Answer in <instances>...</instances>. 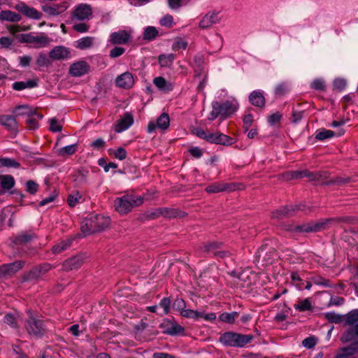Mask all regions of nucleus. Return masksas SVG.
<instances>
[{"label":"nucleus","mask_w":358,"mask_h":358,"mask_svg":"<svg viewBox=\"0 0 358 358\" xmlns=\"http://www.w3.org/2000/svg\"><path fill=\"white\" fill-rule=\"evenodd\" d=\"M108 226V225H81V234H78L76 236H70L66 239L60 240L52 247L51 252L53 255L60 254L69 248L77 237H85L94 233L100 232L105 230Z\"/></svg>","instance_id":"1"},{"label":"nucleus","mask_w":358,"mask_h":358,"mask_svg":"<svg viewBox=\"0 0 358 358\" xmlns=\"http://www.w3.org/2000/svg\"><path fill=\"white\" fill-rule=\"evenodd\" d=\"M192 132L199 138H202L210 143L216 145L230 146L237 141L236 138L221 133L220 131L210 132L208 130L204 131L201 127L194 128Z\"/></svg>","instance_id":"2"},{"label":"nucleus","mask_w":358,"mask_h":358,"mask_svg":"<svg viewBox=\"0 0 358 358\" xmlns=\"http://www.w3.org/2000/svg\"><path fill=\"white\" fill-rule=\"evenodd\" d=\"M144 198L141 196L127 194L122 197L115 200V208L120 214H127L133 208L141 206L143 203Z\"/></svg>","instance_id":"3"},{"label":"nucleus","mask_w":358,"mask_h":358,"mask_svg":"<svg viewBox=\"0 0 358 358\" xmlns=\"http://www.w3.org/2000/svg\"><path fill=\"white\" fill-rule=\"evenodd\" d=\"M253 339L252 335H244L234 331H227L221 334L219 342L225 346L243 348Z\"/></svg>","instance_id":"4"},{"label":"nucleus","mask_w":358,"mask_h":358,"mask_svg":"<svg viewBox=\"0 0 358 358\" xmlns=\"http://www.w3.org/2000/svg\"><path fill=\"white\" fill-rule=\"evenodd\" d=\"M27 313L28 317L24 324L27 332L34 338H42L47 332L44 321L35 317L31 310H28Z\"/></svg>","instance_id":"5"},{"label":"nucleus","mask_w":358,"mask_h":358,"mask_svg":"<svg viewBox=\"0 0 358 358\" xmlns=\"http://www.w3.org/2000/svg\"><path fill=\"white\" fill-rule=\"evenodd\" d=\"M54 266L50 263H43L34 266L31 269L22 273L21 280L22 282L38 281L41 276L45 275Z\"/></svg>","instance_id":"6"},{"label":"nucleus","mask_w":358,"mask_h":358,"mask_svg":"<svg viewBox=\"0 0 358 358\" xmlns=\"http://www.w3.org/2000/svg\"><path fill=\"white\" fill-rule=\"evenodd\" d=\"M306 208L304 203L282 206L271 213V217L279 220L292 217L298 215L301 211H305Z\"/></svg>","instance_id":"7"},{"label":"nucleus","mask_w":358,"mask_h":358,"mask_svg":"<svg viewBox=\"0 0 358 358\" xmlns=\"http://www.w3.org/2000/svg\"><path fill=\"white\" fill-rule=\"evenodd\" d=\"M17 41L22 43H34V48H41L48 45L50 38L45 33H41L38 36H33L31 34H21L16 36Z\"/></svg>","instance_id":"8"},{"label":"nucleus","mask_w":358,"mask_h":358,"mask_svg":"<svg viewBox=\"0 0 358 358\" xmlns=\"http://www.w3.org/2000/svg\"><path fill=\"white\" fill-rule=\"evenodd\" d=\"M243 183L216 182L208 185L206 192L209 194L218 193L222 192H233L244 189Z\"/></svg>","instance_id":"9"},{"label":"nucleus","mask_w":358,"mask_h":358,"mask_svg":"<svg viewBox=\"0 0 358 358\" xmlns=\"http://www.w3.org/2000/svg\"><path fill=\"white\" fill-rule=\"evenodd\" d=\"M280 229L295 235L299 233L317 232L325 229V225H279Z\"/></svg>","instance_id":"10"},{"label":"nucleus","mask_w":358,"mask_h":358,"mask_svg":"<svg viewBox=\"0 0 358 358\" xmlns=\"http://www.w3.org/2000/svg\"><path fill=\"white\" fill-rule=\"evenodd\" d=\"M0 125L10 134V138H15L19 133V124L13 115H0Z\"/></svg>","instance_id":"11"},{"label":"nucleus","mask_w":358,"mask_h":358,"mask_svg":"<svg viewBox=\"0 0 358 358\" xmlns=\"http://www.w3.org/2000/svg\"><path fill=\"white\" fill-rule=\"evenodd\" d=\"M25 261L17 260L12 263L4 264L0 266V279L12 277L17 271L24 268Z\"/></svg>","instance_id":"12"},{"label":"nucleus","mask_w":358,"mask_h":358,"mask_svg":"<svg viewBox=\"0 0 358 358\" xmlns=\"http://www.w3.org/2000/svg\"><path fill=\"white\" fill-rule=\"evenodd\" d=\"M85 259L86 255L83 253L71 257L62 263V270L65 272L77 270L83 264Z\"/></svg>","instance_id":"13"},{"label":"nucleus","mask_w":358,"mask_h":358,"mask_svg":"<svg viewBox=\"0 0 358 358\" xmlns=\"http://www.w3.org/2000/svg\"><path fill=\"white\" fill-rule=\"evenodd\" d=\"M159 328L162 329V333L171 336L183 334L185 331L183 327L178 324L176 322L169 319L164 320L159 324Z\"/></svg>","instance_id":"14"},{"label":"nucleus","mask_w":358,"mask_h":358,"mask_svg":"<svg viewBox=\"0 0 358 358\" xmlns=\"http://www.w3.org/2000/svg\"><path fill=\"white\" fill-rule=\"evenodd\" d=\"M12 115L15 116V119L20 116H31L32 115H36L37 118L43 119V115L41 113L38 112V108H34L28 104L18 105L15 106L13 111Z\"/></svg>","instance_id":"15"},{"label":"nucleus","mask_w":358,"mask_h":358,"mask_svg":"<svg viewBox=\"0 0 358 358\" xmlns=\"http://www.w3.org/2000/svg\"><path fill=\"white\" fill-rule=\"evenodd\" d=\"M222 246V243L219 241H207L203 243L202 245L199 246L196 252L198 256L206 257L209 254H215L217 250L220 249Z\"/></svg>","instance_id":"16"},{"label":"nucleus","mask_w":358,"mask_h":358,"mask_svg":"<svg viewBox=\"0 0 358 358\" xmlns=\"http://www.w3.org/2000/svg\"><path fill=\"white\" fill-rule=\"evenodd\" d=\"M213 103L216 107L217 111L220 112L219 114L222 119H226L230 117L237 110L236 106L230 101H226L223 103H220L216 101Z\"/></svg>","instance_id":"17"},{"label":"nucleus","mask_w":358,"mask_h":358,"mask_svg":"<svg viewBox=\"0 0 358 358\" xmlns=\"http://www.w3.org/2000/svg\"><path fill=\"white\" fill-rule=\"evenodd\" d=\"M90 71V66L86 61H78L69 68V74L73 77H81Z\"/></svg>","instance_id":"18"},{"label":"nucleus","mask_w":358,"mask_h":358,"mask_svg":"<svg viewBox=\"0 0 358 358\" xmlns=\"http://www.w3.org/2000/svg\"><path fill=\"white\" fill-rule=\"evenodd\" d=\"M257 255L259 259H262V262H264V264L267 265L272 264L273 260L277 257V253L274 248L264 245L258 249Z\"/></svg>","instance_id":"19"},{"label":"nucleus","mask_w":358,"mask_h":358,"mask_svg":"<svg viewBox=\"0 0 358 358\" xmlns=\"http://www.w3.org/2000/svg\"><path fill=\"white\" fill-rule=\"evenodd\" d=\"M69 3L64 1L61 3H53L52 6L45 4L41 6L42 10L49 16H57L67 10Z\"/></svg>","instance_id":"20"},{"label":"nucleus","mask_w":358,"mask_h":358,"mask_svg":"<svg viewBox=\"0 0 358 358\" xmlns=\"http://www.w3.org/2000/svg\"><path fill=\"white\" fill-rule=\"evenodd\" d=\"M340 341L343 343H357L356 347L358 348V322L344 331L341 336Z\"/></svg>","instance_id":"21"},{"label":"nucleus","mask_w":358,"mask_h":358,"mask_svg":"<svg viewBox=\"0 0 358 358\" xmlns=\"http://www.w3.org/2000/svg\"><path fill=\"white\" fill-rule=\"evenodd\" d=\"M14 8L19 13L23 14L29 18L39 20L42 17V13L33 7H29L24 2H20L14 6Z\"/></svg>","instance_id":"22"},{"label":"nucleus","mask_w":358,"mask_h":358,"mask_svg":"<svg viewBox=\"0 0 358 358\" xmlns=\"http://www.w3.org/2000/svg\"><path fill=\"white\" fill-rule=\"evenodd\" d=\"M115 83L117 87L129 90L134 86V78L131 73L127 71L118 76Z\"/></svg>","instance_id":"23"},{"label":"nucleus","mask_w":358,"mask_h":358,"mask_svg":"<svg viewBox=\"0 0 358 358\" xmlns=\"http://www.w3.org/2000/svg\"><path fill=\"white\" fill-rule=\"evenodd\" d=\"M73 15L79 20L88 19L92 15V6L87 3H80L75 7Z\"/></svg>","instance_id":"24"},{"label":"nucleus","mask_w":358,"mask_h":358,"mask_svg":"<svg viewBox=\"0 0 358 358\" xmlns=\"http://www.w3.org/2000/svg\"><path fill=\"white\" fill-rule=\"evenodd\" d=\"M71 52L68 48L58 45L49 52V57L53 60H63L69 58Z\"/></svg>","instance_id":"25"},{"label":"nucleus","mask_w":358,"mask_h":358,"mask_svg":"<svg viewBox=\"0 0 358 358\" xmlns=\"http://www.w3.org/2000/svg\"><path fill=\"white\" fill-rule=\"evenodd\" d=\"M134 123V117L131 113H125L115 126V131L117 133L122 132L130 127Z\"/></svg>","instance_id":"26"},{"label":"nucleus","mask_w":358,"mask_h":358,"mask_svg":"<svg viewBox=\"0 0 358 358\" xmlns=\"http://www.w3.org/2000/svg\"><path fill=\"white\" fill-rule=\"evenodd\" d=\"M343 222L345 224H355L358 222V216H343V217H329L327 219H321L318 222L315 224H331Z\"/></svg>","instance_id":"27"},{"label":"nucleus","mask_w":358,"mask_h":358,"mask_svg":"<svg viewBox=\"0 0 358 358\" xmlns=\"http://www.w3.org/2000/svg\"><path fill=\"white\" fill-rule=\"evenodd\" d=\"M131 38V35L126 30L113 32L110 36V42L112 44H127Z\"/></svg>","instance_id":"28"},{"label":"nucleus","mask_w":358,"mask_h":358,"mask_svg":"<svg viewBox=\"0 0 358 358\" xmlns=\"http://www.w3.org/2000/svg\"><path fill=\"white\" fill-rule=\"evenodd\" d=\"M15 180L11 175H0V196L15 186Z\"/></svg>","instance_id":"29"},{"label":"nucleus","mask_w":358,"mask_h":358,"mask_svg":"<svg viewBox=\"0 0 358 358\" xmlns=\"http://www.w3.org/2000/svg\"><path fill=\"white\" fill-rule=\"evenodd\" d=\"M345 130L344 129H340L338 132H335L332 130H327L325 129H318L316 131L315 138L318 141H324L331 138L335 136H341L344 135Z\"/></svg>","instance_id":"30"},{"label":"nucleus","mask_w":358,"mask_h":358,"mask_svg":"<svg viewBox=\"0 0 358 358\" xmlns=\"http://www.w3.org/2000/svg\"><path fill=\"white\" fill-rule=\"evenodd\" d=\"M36 237V235L34 233L22 232L17 235L12 236L11 241L15 245H25Z\"/></svg>","instance_id":"31"},{"label":"nucleus","mask_w":358,"mask_h":358,"mask_svg":"<svg viewBox=\"0 0 358 358\" xmlns=\"http://www.w3.org/2000/svg\"><path fill=\"white\" fill-rule=\"evenodd\" d=\"M357 343H351L350 345L338 349L334 358H352V356L358 352Z\"/></svg>","instance_id":"32"},{"label":"nucleus","mask_w":358,"mask_h":358,"mask_svg":"<svg viewBox=\"0 0 358 358\" xmlns=\"http://www.w3.org/2000/svg\"><path fill=\"white\" fill-rule=\"evenodd\" d=\"M162 215L167 219L182 218L187 215L185 211L178 208L162 207Z\"/></svg>","instance_id":"33"},{"label":"nucleus","mask_w":358,"mask_h":358,"mask_svg":"<svg viewBox=\"0 0 358 358\" xmlns=\"http://www.w3.org/2000/svg\"><path fill=\"white\" fill-rule=\"evenodd\" d=\"M250 103L257 108H263L266 104V99L259 91H253L249 95Z\"/></svg>","instance_id":"34"},{"label":"nucleus","mask_w":358,"mask_h":358,"mask_svg":"<svg viewBox=\"0 0 358 358\" xmlns=\"http://www.w3.org/2000/svg\"><path fill=\"white\" fill-rule=\"evenodd\" d=\"M306 173L305 178H308L309 181H319L321 180H325L329 178L330 173L327 171H310L306 169Z\"/></svg>","instance_id":"35"},{"label":"nucleus","mask_w":358,"mask_h":358,"mask_svg":"<svg viewBox=\"0 0 358 358\" xmlns=\"http://www.w3.org/2000/svg\"><path fill=\"white\" fill-rule=\"evenodd\" d=\"M21 19L22 17L19 13L10 10H3L0 12V21L1 22H18Z\"/></svg>","instance_id":"36"},{"label":"nucleus","mask_w":358,"mask_h":358,"mask_svg":"<svg viewBox=\"0 0 358 358\" xmlns=\"http://www.w3.org/2000/svg\"><path fill=\"white\" fill-rule=\"evenodd\" d=\"M38 85V78L30 79L27 81L15 82L12 87L16 91H21L27 88H34Z\"/></svg>","instance_id":"37"},{"label":"nucleus","mask_w":358,"mask_h":358,"mask_svg":"<svg viewBox=\"0 0 358 358\" xmlns=\"http://www.w3.org/2000/svg\"><path fill=\"white\" fill-rule=\"evenodd\" d=\"M354 182V180L352 177L347 176H336L335 178L325 180L322 182V185L324 186H331V185H337V186H343L350 182Z\"/></svg>","instance_id":"38"},{"label":"nucleus","mask_w":358,"mask_h":358,"mask_svg":"<svg viewBox=\"0 0 358 358\" xmlns=\"http://www.w3.org/2000/svg\"><path fill=\"white\" fill-rule=\"evenodd\" d=\"M219 22L218 13H213V14H206L199 22V27L201 29H206Z\"/></svg>","instance_id":"39"},{"label":"nucleus","mask_w":358,"mask_h":358,"mask_svg":"<svg viewBox=\"0 0 358 358\" xmlns=\"http://www.w3.org/2000/svg\"><path fill=\"white\" fill-rule=\"evenodd\" d=\"M153 83L160 90L165 92H170L173 90L171 83H168L164 77L159 76L153 80Z\"/></svg>","instance_id":"40"},{"label":"nucleus","mask_w":358,"mask_h":358,"mask_svg":"<svg viewBox=\"0 0 358 358\" xmlns=\"http://www.w3.org/2000/svg\"><path fill=\"white\" fill-rule=\"evenodd\" d=\"M238 316L239 313L236 311L231 313L224 312L219 315L218 319L222 322L233 324Z\"/></svg>","instance_id":"41"},{"label":"nucleus","mask_w":358,"mask_h":358,"mask_svg":"<svg viewBox=\"0 0 358 358\" xmlns=\"http://www.w3.org/2000/svg\"><path fill=\"white\" fill-rule=\"evenodd\" d=\"M78 148V143L69 145L59 148L57 150V155L59 156L63 157L71 156L77 152Z\"/></svg>","instance_id":"42"},{"label":"nucleus","mask_w":358,"mask_h":358,"mask_svg":"<svg viewBox=\"0 0 358 358\" xmlns=\"http://www.w3.org/2000/svg\"><path fill=\"white\" fill-rule=\"evenodd\" d=\"M345 325L352 327L358 322V309H354L343 315Z\"/></svg>","instance_id":"43"},{"label":"nucleus","mask_w":358,"mask_h":358,"mask_svg":"<svg viewBox=\"0 0 358 358\" xmlns=\"http://www.w3.org/2000/svg\"><path fill=\"white\" fill-rule=\"evenodd\" d=\"M156 123L158 126V129H160L163 131L167 129L170 125V118L169 114L166 113H162L157 119Z\"/></svg>","instance_id":"44"},{"label":"nucleus","mask_w":358,"mask_h":358,"mask_svg":"<svg viewBox=\"0 0 358 358\" xmlns=\"http://www.w3.org/2000/svg\"><path fill=\"white\" fill-rule=\"evenodd\" d=\"M0 167L20 169L21 164L15 159L1 157L0 158Z\"/></svg>","instance_id":"45"},{"label":"nucleus","mask_w":358,"mask_h":358,"mask_svg":"<svg viewBox=\"0 0 358 358\" xmlns=\"http://www.w3.org/2000/svg\"><path fill=\"white\" fill-rule=\"evenodd\" d=\"M159 32L156 27L152 26L147 27L143 31V39L148 41L155 40L158 36Z\"/></svg>","instance_id":"46"},{"label":"nucleus","mask_w":358,"mask_h":358,"mask_svg":"<svg viewBox=\"0 0 358 358\" xmlns=\"http://www.w3.org/2000/svg\"><path fill=\"white\" fill-rule=\"evenodd\" d=\"M87 220L90 221V224H109L110 222V217H104L103 215L101 214H92L90 215V217H87Z\"/></svg>","instance_id":"47"},{"label":"nucleus","mask_w":358,"mask_h":358,"mask_svg":"<svg viewBox=\"0 0 358 358\" xmlns=\"http://www.w3.org/2000/svg\"><path fill=\"white\" fill-rule=\"evenodd\" d=\"M294 307L295 310L300 312H304L313 309L311 301L308 298L299 301L298 303L294 304Z\"/></svg>","instance_id":"48"},{"label":"nucleus","mask_w":358,"mask_h":358,"mask_svg":"<svg viewBox=\"0 0 358 358\" xmlns=\"http://www.w3.org/2000/svg\"><path fill=\"white\" fill-rule=\"evenodd\" d=\"M174 59L173 54L164 55L161 54L158 57L159 64L162 67H169L172 65Z\"/></svg>","instance_id":"49"},{"label":"nucleus","mask_w":358,"mask_h":358,"mask_svg":"<svg viewBox=\"0 0 358 358\" xmlns=\"http://www.w3.org/2000/svg\"><path fill=\"white\" fill-rule=\"evenodd\" d=\"M93 37L86 36L79 39L76 43V47L80 50H85L90 48L93 45Z\"/></svg>","instance_id":"50"},{"label":"nucleus","mask_w":358,"mask_h":358,"mask_svg":"<svg viewBox=\"0 0 358 358\" xmlns=\"http://www.w3.org/2000/svg\"><path fill=\"white\" fill-rule=\"evenodd\" d=\"M41 119L37 118L36 115L28 116L25 120L26 128L28 130H36L39 127L38 120Z\"/></svg>","instance_id":"51"},{"label":"nucleus","mask_w":358,"mask_h":358,"mask_svg":"<svg viewBox=\"0 0 358 358\" xmlns=\"http://www.w3.org/2000/svg\"><path fill=\"white\" fill-rule=\"evenodd\" d=\"M306 110H299L293 108L290 121L293 124L299 123L304 117Z\"/></svg>","instance_id":"52"},{"label":"nucleus","mask_w":358,"mask_h":358,"mask_svg":"<svg viewBox=\"0 0 358 358\" xmlns=\"http://www.w3.org/2000/svg\"><path fill=\"white\" fill-rule=\"evenodd\" d=\"M109 155H114V157L119 160H124L127 157V152L123 148H118L116 150L109 149L108 150Z\"/></svg>","instance_id":"53"},{"label":"nucleus","mask_w":358,"mask_h":358,"mask_svg":"<svg viewBox=\"0 0 358 358\" xmlns=\"http://www.w3.org/2000/svg\"><path fill=\"white\" fill-rule=\"evenodd\" d=\"M324 317L331 323L340 324L343 321V315L335 313L334 312H329L324 314Z\"/></svg>","instance_id":"54"},{"label":"nucleus","mask_w":358,"mask_h":358,"mask_svg":"<svg viewBox=\"0 0 358 358\" xmlns=\"http://www.w3.org/2000/svg\"><path fill=\"white\" fill-rule=\"evenodd\" d=\"M282 118V114L278 111L271 114L267 117L268 123L270 126L280 124Z\"/></svg>","instance_id":"55"},{"label":"nucleus","mask_w":358,"mask_h":358,"mask_svg":"<svg viewBox=\"0 0 358 358\" xmlns=\"http://www.w3.org/2000/svg\"><path fill=\"white\" fill-rule=\"evenodd\" d=\"M36 65L40 67H45L51 65L52 62L45 54L40 53L36 60Z\"/></svg>","instance_id":"56"},{"label":"nucleus","mask_w":358,"mask_h":358,"mask_svg":"<svg viewBox=\"0 0 358 358\" xmlns=\"http://www.w3.org/2000/svg\"><path fill=\"white\" fill-rule=\"evenodd\" d=\"M347 82L343 78H336L333 82V90L337 92H342L345 89Z\"/></svg>","instance_id":"57"},{"label":"nucleus","mask_w":358,"mask_h":358,"mask_svg":"<svg viewBox=\"0 0 358 358\" xmlns=\"http://www.w3.org/2000/svg\"><path fill=\"white\" fill-rule=\"evenodd\" d=\"M26 191L30 194L34 195L38 191L39 185L34 180H29L26 182Z\"/></svg>","instance_id":"58"},{"label":"nucleus","mask_w":358,"mask_h":358,"mask_svg":"<svg viewBox=\"0 0 358 358\" xmlns=\"http://www.w3.org/2000/svg\"><path fill=\"white\" fill-rule=\"evenodd\" d=\"M291 279L292 283L297 287L299 289H303V280L301 278L298 272L294 271L291 273Z\"/></svg>","instance_id":"59"},{"label":"nucleus","mask_w":358,"mask_h":358,"mask_svg":"<svg viewBox=\"0 0 358 358\" xmlns=\"http://www.w3.org/2000/svg\"><path fill=\"white\" fill-rule=\"evenodd\" d=\"M289 91L288 86L286 83L278 84L275 88V95L277 96H282Z\"/></svg>","instance_id":"60"},{"label":"nucleus","mask_w":358,"mask_h":358,"mask_svg":"<svg viewBox=\"0 0 358 358\" xmlns=\"http://www.w3.org/2000/svg\"><path fill=\"white\" fill-rule=\"evenodd\" d=\"M253 121H254L253 115L252 114L249 113V114L244 115L243 119V129L244 133H246L248 131L250 127L252 126Z\"/></svg>","instance_id":"61"},{"label":"nucleus","mask_w":358,"mask_h":358,"mask_svg":"<svg viewBox=\"0 0 358 358\" xmlns=\"http://www.w3.org/2000/svg\"><path fill=\"white\" fill-rule=\"evenodd\" d=\"M161 210H162V207L155 208L151 211H150V210L146 211L145 213V216L149 220L159 218L161 216H162Z\"/></svg>","instance_id":"62"},{"label":"nucleus","mask_w":358,"mask_h":358,"mask_svg":"<svg viewBox=\"0 0 358 358\" xmlns=\"http://www.w3.org/2000/svg\"><path fill=\"white\" fill-rule=\"evenodd\" d=\"M202 318L206 321L213 322L216 319L215 313H206L205 311H198L197 320Z\"/></svg>","instance_id":"63"},{"label":"nucleus","mask_w":358,"mask_h":358,"mask_svg":"<svg viewBox=\"0 0 358 358\" xmlns=\"http://www.w3.org/2000/svg\"><path fill=\"white\" fill-rule=\"evenodd\" d=\"M311 88L315 90L324 92L326 90V85L323 80L320 79H315L311 83Z\"/></svg>","instance_id":"64"}]
</instances>
